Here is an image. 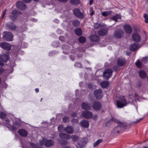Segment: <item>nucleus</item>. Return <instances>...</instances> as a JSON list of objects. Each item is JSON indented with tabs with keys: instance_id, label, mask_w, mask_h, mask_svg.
Instances as JSON below:
<instances>
[{
	"instance_id": "obj_51",
	"label": "nucleus",
	"mask_w": 148,
	"mask_h": 148,
	"mask_svg": "<svg viewBox=\"0 0 148 148\" xmlns=\"http://www.w3.org/2000/svg\"><path fill=\"white\" fill-rule=\"evenodd\" d=\"M4 71V69L3 67L0 66V74L2 73Z\"/></svg>"
},
{
	"instance_id": "obj_38",
	"label": "nucleus",
	"mask_w": 148,
	"mask_h": 148,
	"mask_svg": "<svg viewBox=\"0 0 148 148\" xmlns=\"http://www.w3.org/2000/svg\"><path fill=\"white\" fill-rule=\"evenodd\" d=\"M86 40V38L83 36L80 37L79 38V41L81 43L84 42Z\"/></svg>"
},
{
	"instance_id": "obj_25",
	"label": "nucleus",
	"mask_w": 148,
	"mask_h": 148,
	"mask_svg": "<svg viewBox=\"0 0 148 148\" xmlns=\"http://www.w3.org/2000/svg\"><path fill=\"white\" fill-rule=\"evenodd\" d=\"M140 78L144 79L146 77L147 75L145 72L142 70H140L138 72Z\"/></svg>"
},
{
	"instance_id": "obj_21",
	"label": "nucleus",
	"mask_w": 148,
	"mask_h": 148,
	"mask_svg": "<svg viewBox=\"0 0 148 148\" xmlns=\"http://www.w3.org/2000/svg\"><path fill=\"white\" fill-rule=\"evenodd\" d=\"M17 14V12L16 10L15 9L13 10L12 12V14L13 16H10L9 17L10 19L12 20H15L16 18Z\"/></svg>"
},
{
	"instance_id": "obj_61",
	"label": "nucleus",
	"mask_w": 148,
	"mask_h": 148,
	"mask_svg": "<svg viewBox=\"0 0 148 148\" xmlns=\"http://www.w3.org/2000/svg\"><path fill=\"white\" fill-rule=\"evenodd\" d=\"M35 90L36 91V92L37 93L39 91V89L38 88H36L35 89Z\"/></svg>"
},
{
	"instance_id": "obj_14",
	"label": "nucleus",
	"mask_w": 148,
	"mask_h": 148,
	"mask_svg": "<svg viewBox=\"0 0 148 148\" xmlns=\"http://www.w3.org/2000/svg\"><path fill=\"white\" fill-rule=\"evenodd\" d=\"M0 46L3 49L9 50L10 49V45L8 43L3 42L0 44Z\"/></svg>"
},
{
	"instance_id": "obj_48",
	"label": "nucleus",
	"mask_w": 148,
	"mask_h": 148,
	"mask_svg": "<svg viewBox=\"0 0 148 148\" xmlns=\"http://www.w3.org/2000/svg\"><path fill=\"white\" fill-rule=\"evenodd\" d=\"M90 12H91V13H90V15L91 16H92V15L93 14H94V11L93 10V9H92V7H91V8H90Z\"/></svg>"
},
{
	"instance_id": "obj_6",
	"label": "nucleus",
	"mask_w": 148,
	"mask_h": 148,
	"mask_svg": "<svg viewBox=\"0 0 148 148\" xmlns=\"http://www.w3.org/2000/svg\"><path fill=\"white\" fill-rule=\"evenodd\" d=\"M9 58L8 56L5 54H3L0 55V65L3 66L4 64L2 62H6L8 60Z\"/></svg>"
},
{
	"instance_id": "obj_43",
	"label": "nucleus",
	"mask_w": 148,
	"mask_h": 148,
	"mask_svg": "<svg viewBox=\"0 0 148 148\" xmlns=\"http://www.w3.org/2000/svg\"><path fill=\"white\" fill-rule=\"evenodd\" d=\"M148 60V57H145L143 58L141 60L142 62L143 63H146Z\"/></svg>"
},
{
	"instance_id": "obj_54",
	"label": "nucleus",
	"mask_w": 148,
	"mask_h": 148,
	"mask_svg": "<svg viewBox=\"0 0 148 148\" xmlns=\"http://www.w3.org/2000/svg\"><path fill=\"white\" fill-rule=\"evenodd\" d=\"M30 145L32 147H36V145L33 143H31L30 144Z\"/></svg>"
},
{
	"instance_id": "obj_15",
	"label": "nucleus",
	"mask_w": 148,
	"mask_h": 148,
	"mask_svg": "<svg viewBox=\"0 0 148 148\" xmlns=\"http://www.w3.org/2000/svg\"><path fill=\"white\" fill-rule=\"evenodd\" d=\"M117 63V64L119 66H121L126 64V60L124 58H119L118 59Z\"/></svg>"
},
{
	"instance_id": "obj_4",
	"label": "nucleus",
	"mask_w": 148,
	"mask_h": 148,
	"mask_svg": "<svg viewBox=\"0 0 148 148\" xmlns=\"http://www.w3.org/2000/svg\"><path fill=\"white\" fill-rule=\"evenodd\" d=\"M40 144L41 146L44 145L47 147H49L53 145L54 142L52 140H49L45 139H43L40 142Z\"/></svg>"
},
{
	"instance_id": "obj_41",
	"label": "nucleus",
	"mask_w": 148,
	"mask_h": 148,
	"mask_svg": "<svg viewBox=\"0 0 148 148\" xmlns=\"http://www.w3.org/2000/svg\"><path fill=\"white\" fill-rule=\"evenodd\" d=\"M63 121L64 122L66 123L69 122V119L67 117H65L63 118Z\"/></svg>"
},
{
	"instance_id": "obj_11",
	"label": "nucleus",
	"mask_w": 148,
	"mask_h": 148,
	"mask_svg": "<svg viewBox=\"0 0 148 148\" xmlns=\"http://www.w3.org/2000/svg\"><path fill=\"white\" fill-rule=\"evenodd\" d=\"M108 31V28L103 27H102L98 32V34L100 36H103L106 35Z\"/></svg>"
},
{
	"instance_id": "obj_52",
	"label": "nucleus",
	"mask_w": 148,
	"mask_h": 148,
	"mask_svg": "<svg viewBox=\"0 0 148 148\" xmlns=\"http://www.w3.org/2000/svg\"><path fill=\"white\" fill-rule=\"evenodd\" d=\"M60 40L62 41H63L64 40V38L63 36H60L59 38Z\"/></svg>"
},
{
	"instance_id": "obj_2",
	"label": "nucleus",
	"mask_w": 148,
	"mask_h": 148,
	"mask_svg": "<svg viewBox=\"0 0 148 148\" xmlns=\"http://www.w3.org/2000/svg\"><path fill=\"white\" fill-rule=\"evenodd\" d=\"M3 35L2 38L4 41H12L13 40L14 36L10 32L4 31L3 32Z\"/></svg>"
},
{
	"instance_id": "obj_31",
	"label": "nucleus",
	"mask_w": 148,
	"mask_h": 148,
	"mask_svg": "<svg viewBox=\"0 0 148 148\" xmlns=\"http://www.w3.org/2000/svg\"><path fill=\"white\" fill-rule=\"evenodd\" d=\"M75 32L76 34L78 36L81 35L82 34V30L79 28H77L75 29Z\"/></svg>"
},
{
	"instance_id": "obj_1",
	"label": "nucleus",
	"mask_w": 148,
	"mask_h": 148,
	"mask_svg": "<svg viewBox=\"0 0 148 148\" xmlns=\"http://www.w3.org/2000/svg\"><path fill=\"white\" fill-rule=\"evenodd\" d=\"M112 121L119 124L117 126L115 127L113 130L112 131L113 134L119 133L121 130L125 128L126 125L125 123H121L118 120L115 119H112Z\"/></svg>"
},
{
	"instance_id": "obj_8",
	"label": "nucleus",
	"mask_w": 148,
	"mask_h": 148,
	"mask_svg": "<svg viewBox=\"0 0 148 148\" xmlns=\"http://www.w3.org/2000/svg\"><path fill=\"white\" fill-rule=\"evenodd\" d=\"M112 71L111 69L106 70L103 73V77L105 79H108L112 75Z\"/></svg>"
},
{
	"instance_id": "obj_27",
	"label": "nucleus",
	"mask_w": 148,
	"mask_h": 148,
	"mask_svg": "<svg viewBox=\"0 0 148 148\" xmlns=\"http://www.w3.org/2000/svg\"><path fill=\"white\" fill-rule=\"evenodd\" d=\"M101 85L102 87L106 88L109 85V83L107 81H104L101 83Z\"/></svg>"
},
{
	"instance_id": "obj_32",
	"label": "nucleus",
	"mask_w": 148,
	"mask_h": 148,
	"mask_svg": "<svg viewBox=\"0 0 148 148\" xmlns=\"http://www.w3.org/2000/svg\"><path fill=\"white\" fill-rule=\"evenodd\" d=\"M112 13V12L111 11H108L104 12H102V15L104 16H106Z\"/></svg>"
},
{
	"instance_id": "obj_42",
	"label": "nucleus",
	"mask_w": 148,
	"mask_h": 148,
	"mask_svg": "<svg viewBox=\"0 0 148 148\" xmlns=\"http://www.w3.org/2000/svg\"><path fill=\"white\" fill-rule=\"evenodd\" d=\"M58 130L60 132H62L63 129V126L62 125H60L58 127Z\"/></svg>"
},
{
	"instance_id": "obj_44",
	"label": "nucleus",
	"mask_w": 148,
	"mask_h": 148,
	"mask_svg": "<svg viewBox=\"0 0 148 148\" xmlns=\"http://www.w3.org/2000/svg\"><path fill=\"white\" fill-rule=\"evenodd\" d=\"M144 17L145 18V23H148V15L145 14L144 15Z\"/></svg>"
},
{
	"instance_id": "obj_56",
	"label": "nucleus",
	"mask_w": 148,
	"mask_h": 148,
	"mask_svg": "<svg viewBox=\"0 0 148 148\" xmlns=\"http://www.w3.org/2000/svg\"><path fill=\"white\" fill-rule=\"evenodd\" d=\"M54 21L56 23H58L59 22V21L57 19H55V20H54Z\"/></svg>"
},
{
	"instance_id": "obj_55",
	"label": "nucleus",
	"mask_w": 148,
	"mask_h": 148,
	"mask_svg": "<svg viewBox=\"0 0 148 148\" xmlns=\"http://www.w3.org/2000/svg\"><path fill=\"white\" fill-rule=\"evenodd\" d=\"M71 116L74 117L76 116H77V114L75 113H73L72 114Z\"/></svg>"
},
{
	"instance_id": "obj_57",
	"label": "nucleus",
	"mask_w": 148,
	"mask_h": 148,
	"mask_svg": "<svg viewBox=\"0 0 148 148\" xmlns=\"http://www.w3.org/2000/svg\"><path fill=\"white\" fill-rule=\"evenodd\" d=\"M31 0H23V1L26 3H29L31 1Z\"/></svg>"
},
{
	"instance_id": "obj_5",
	"label": "nucleus",
	"mask_w": 148,
	"mask_h": 148,
	"mask_svg": "<svg viewBox=\"0 0 148 148\" xmlns=\"http://www.w3.org/2000/svg\"><path fill=\"white\" fill-rule=\"evenodd\" d=\"M124 34L123 30L121 29H119L115 30L114 33V36L116 38L119 39L122 37Z\"/></svg>"
},
{
	"instance_id": "obj_35",
	"label": "nucleus",
	"mask_w": 148,
	"mask_h": 148,
	"mask_svg": "<svg viewBox=\"0 0 148 148\" xmlns=\"http://www.w3.org/2000/svg\"><path fill=\"white\" fill-rule=\"evenodd\" d=\"M73 24L74 26H78L80 24V22L77 20H75L73 21Z\"/></svg>"
},
{
	"instance_id": "obj_9",
	"label": "nucleus",
	"mask_w": 148,
	"mask_h": 148,
	"mask_svg": "<svg viewBox=\"0 0 148 148\" xmlns=\"http://www.w3.org/2000/svg\"><path fill=\"white\" fill-rule=\"evenodd\" d=\"M94 93L95 97L97 99H101L103 96L102 90L100 89L94 91Z\"/></svg>"
},
{
	"instance_id": "obj_50",
	"label": "nucleus",
	"mask_w": 148,
	"mask_h": 148,
	"mask_svg": "<svg viewBox=\"0 0 148 148\" xmlns=\"http://www.w3.org/2000/svg\"><path fill=\"white\" fill-rule=\"evenodd\" d=\"M68 143V142L66 140H64L62 141V144L63 145H66Z\"/></svg>"
},
{
	"instance_id": "obj_47",
	"label": "nucleus",
	"mask_w": 148,
	"mask_h": 148,
	"mask_svg": "<svg viewBox=\"0 0 148 148\" xmlns=\"http://www.w3.org/2000/svg\"><path fill=\"white\" fill-rule=\"evenodd\" d=\"M75 66L78 68H80L82 67V65L79 63H75Z\"/></svg>"
},
{
	"instance_id": "obj_58",
	"label": "nucleus",
	"mask_w": 148,
	"mask_h": 148,
	"mask_svg": "<svg viewBox=\"0 0 148 148\" xmlns=\"http://www.w3.org/2000/svg\"><path fill=\"white\" fill-rule=\"evenodd\" d=\"M143 119V118H140L137 121L135 122V123H137L139 122L140 121L142 120Z\"/></svg>"
},
{
	"instance_id": "obj_30",
	"label": "nucleus",
	"mask_w": 148,
	"mask_h": 148,
	"mask_svg": "<svg viewBox=\"0 0 148 148\" xmlns=\"http://www.w3.org/2000/svg\"><path fill=\"white\" fill-rule=\"evenodd\" d=\"M138 47V46L135 43L132 44L130 47V50L132 51H134Z\"/></svg>"
},
{
	"instance_id": "obj_10",
	"label": "nucleus",
	"mask_w": 148,
	"mask_h": 148,
	"mask_svg": "<svg viewBox=\"0 0 148 148\" xmlns=\"http://www.w3.org/2000/svg\"><path fill=\"white\" fill-rule=\"evenodd\" d=\"M74 14L77 17L82 18L84 17L83 14L81 12L79 9L76 8L73 10Z\"/></svg>"
},
{
	"instance_id": "obj_12",
	"label": "nucleus",
	"mask_w": 148,
	"mask_h": 148,
	"mask_svg": "<svg viewBox=\"0 0 148 148\" xmlns=\"http://www.w3.org/2000/svg\"><path fill=\"white\" fill-rule=\"evenodd\" d=\"M82 115L84 118L89 119L92 116V113L88 111H84L82 112Z\"/></svg>"
},
{
	"instance_id": "obj_37",
	"label": "nucleus",
	"mask_w": 148,
	"mask_h": 148,
	"mask_svg": "<svg viewBox=\"0 0 148 148\" xmlns=\"http://www.w3.org/2000/svg\"><path fill=\"white\" fill-rule=\"evenodd\" d=\"M70 2L73 5H77L79 3V0H71Z\"/></svg>"
},
{
	"instance_id": "obj_49",
	"label": "nucleus",
	"mask_w": 148,
	"mask_h": 148,
	"mask_svg": "<svg viewBox=\"0 0 148 148\" xmlns=\"http://www.w3.org/2000/svg\"><path fill=\"white\" fill-rule=\"evenodd\" d=\"M98 117V116L97 114H95L94 115H92V116L91 117V118H92V119L94 120H96L97 119Z\"/></svg>"
},
{
	"instance_id": "obj_33",
	"label": "nucleus",
	"mask_w": 148,
	"mask_h": 148,
	"mask_svg": "<svg viewBox=\"0 0 148 148\" xmlns=\"http://www.w3.org/2000/svg\"><path fill=\"white\" fill-rule=\"evenodd\" d=\"M71 138L72 139V140L73 142H76L78 140L79 137L77 136L73 135L72 136H71Z\"/></svg>"
},
{
	"instance_id": "obj_26",
	"label": "nucleus",
	"mask_w": 148,
	"mask_h": 148,
	"mask_svg": "<svg viewBox=\"0 0 148 148\" xmlns=\"http://www.w3.org/2000/svg\"><path fill=\"white\" fill-rule=\"evenodd\" d=\"M99 39V36L96 35H92L90 37V40L91 41L97 42L98 41Z\"/></svg>"
},
{
	"instance_id": "obj_13",
	"label": "nucleus",
	"mask_w": 148,
	"mask_h": 148,
	"mask_svg": "<svg viewBox=\"0 0 148 148\" xmlns=\"http://www.w3.org/2000/svg\"><path fill=\"white\" fill-rule=\"evenodd\" d=\"M16 5L17 8L21 10H24L26 8V5L22 1L17 2Z\"/></svg>"
},
{
	"instance_id": "obj_62",
	"label": "nucleus",
	"mask_w": 148,
	"mask_h": 148,
	"mask_svg": "<svg viewBox=\"0 0 148 148\" xmlns=\"http://www.w3.org/2000/svg\"><path fill=\"white\" fill-rule=\"evenodd\" d=\"M5 121L6 122L7 124H8V122H9V120L8 119H6L5 120Z\"/></svg>"
},
{
	"instance_id": "obj_23",
	"label": "nucleus",
	"mask_w": 148,
	"mask_h": 148,
	"mask_svg": "<svg viewBox=\"0 0 148 148\" xmlns=\"http://www.w3.org/2000/svg\"><path fill=\"white\" fill-rule=\"evenodd\" d=\"M60 137L62 138L66 139H69L71 138V136L67 134L61 133L60 134Z\"/></svg>"
},
{
	"instance_id": "obj_28",
	"label": "nucleus",
	"mask_w": 148,
	"mask_h": 148,
	"mask_svg": "<svg viewBox=\"0 0 148 148\" xmlns=\"http://www.w3.org/2000/svg\"><path fill=\"white\" fill-rule=\"evenodd\" d=\"M121 16L119 14H117L113 16L111 18V20H114L115 21H117L118 19H121Z\"/></svg>"
},
{
	"instance_id": "obj_59",
	"label": "nucleus",
	"mask_w": 148,
	"mask_h": 148,
	"mask_svg": "<svg viewBox=\"0 0 148 148\" xmlns=\"http://www.w3.org/2000/svg\"><path fill=\"white\" fill-rule=\"evenodd\" d=\"M93 1H94V0H90V2H89L90 4V5L92 4L93 3Z\"/></svg>"
},
{
	"instance_id": "obj_22",
	"label": "nucleus",
	"mask_w": 148,
	"mask_h": 148,
	"mask_svg": "<svg viewBox=\"0 0 148 148\" xmlns=\"http://www.w3.org/2000/svg\"><path fill=\"white\" fill-rule=\"evenodd\" d=\"M7 27L9 28L11 30H15L16 28V26L15 25L13 24L12 23H7L6 24Z\"/></svg>"
},
{
	"instance_id": "obj_3",
	"label": "nucleus",
	"mask_w": 148,
	"mask_h": 148,
	"mask_svg": "<svg viewBox=\"0 0 148 148\" xmlns=\"http://www.w3.org/2000/svg\"><path fill=\"white\" fill-rule=\"evenodd\" d=\"M119 100L117 101L116 103V106L119 108H122L126 106L127 104L124 97L123 96H121L119 97Z\"/></svg>"
},
{
	"instance_id": "obj_7",
	"label": "nucleus",
	"mask_w": 148,
	"mask_h": 148,
	"mask_svg": "<svg viewBox=\"0 0 148 148\" xmlns=\"http://www.w3.org/2000/svg\"><path fill=\"white\" fill-rule=\"evenodd\" d=\"M92 108L95 110H99L101 109L102 105L99 102L95 101L92 104Z\"/></svg>"
},
{
	"instance_id": "obj_19",
	"label": "nucleus",
	"mask_w": 148,
	"mask_h": 148,
	"mask_svg": "<svg viewBox=\"0 0 148 148\" xmlns=\"http://www.w3.org/2000/svg\"><path fill=\"white\" fill-rule=\"evenodd\" d=\"M132 38L133 40L136 42H138L140 40V37L139 35L136 33L133 34L132 36Z\"/></svg>"
},
{
	"instance_id": "obj_39",
	"label": "nucleus",
	"mask_w": 148,
	"mask_h": 148,
	"mask_svg": "<svg viewBox=\"0 0 148 148\" xmlns=\"http://www.w3.org/2000/svg\"><path fill=\"white\" fill-rule=\"evenodd\" d=\"M135 64L137 66L138 68H140L142 67V64L139 60H137L135 63Z\"/></svg>"
},
{
	"instance_id": "obj_20",
	"label": "nucleus",
	"mask_w": 148,
	"mask_h": 148,
	"mask_svg": "<svg viewBox=\"0 0 148 148\" xmlns=\"http://www.w3.org/2000/svg\"><path fill=\"white\" fill-rule=\"evenodd\" d=\"M18 133L19 134L23 137L26 136L28 134L27 131L23 129H21L19 130Z\"/></svg>"
},
{
	"instance_id": "obj_34",
	"label": "nucleus",
	"mask_w": 148,
	"mask_h": 148,
	"mask_svg": "<svg viewBox=\"0 0 148 148\" xmlns=\"http://www.w3.org/2000/svg\"><path fill=\"white\" fill-rule=\"evenodd\" d=\"M19 127L18 125L17 122H15L13 124V125L12 127V129L14 130H17Z\"/></svg>"
},
{
	"instance_id": "obj_46",
	"label": "nucleus",
	"mask_w": 148,
	"mask_h": 148,
	"mask_svg": "<svg viewBox=\"0 0 148 148\" xmlns=\"http://www.w3.org/2000/svg\"><path fill=\"white\" fill-rule=\"evenodd\" d=\"M78 121L77 119H73L71 120V122L72 124H74L78 123Z\"/></svg>"
},
{
	"instance_id": "obj_45",
	"label": "nucleus",
	"mask_w": 148,
	"mask_h": 148,
	"mask_svg": "<svg viewBox=\"0 0 148 148\" xmlns=\"http://www.w3.org/2000/svg\"><path fill=\"white\" fill-rule=\"evenodd\" d=\"M94 26L95 28L96 29L99 28L101 26L100 24L97 23L94 24Z\"/></svg>"
},
{
	"instance_id": "obj_17",
	"label": "nucleus",
	"mask_w": 148,
	"mask_h": 148,
	"mask_svg": "<svg viewBox=\"0 0 148 148\" xmlns=\"http://www.w3.org/2000/svg\"><path fill=\"white\" fill-rule=\"evenodd\" d=\"M124 29L125 32L127 33H131L132 32V28L130 25L128 24L125 25L124 26Z\"/></svg>"
},
{
	"instance_id": "obj_53",
	"label": "nucleus",
	"mask_w": 148,
	"mask_h": 148,
	"mask_svg": "<svg viewBox=\"0 0 148 148\" xmlns=\"http://www.w3.org/2000/svg\"><path fill=\"white\" fill-rule=\"evenodd\" d=\"M61 2H66L68 1V0H57Z\"/></svg>"
},
{
	"instance_id": "obj_60",
	"label": "nucleus",
	"mask_w": 148,
	"mask_h": 148,
	"mask_svg": "<svg viewBox=\"0 0 148 148\" xmlns=\"http://www.w3.org/2000/svg\"><path fill=\"white\" fill-rule=\"evenodd\" d=\"M5 11H6V10H5V11L3 13V15H2V18H3L4 16L5 15Z\"/></svg>"
},
{
	"instance_id": "obj_29",
	"label": "nucleus",
	"mask_w": 148,
	"mask_h": 148,
	"mask_svg": "<svg viewBox=\"0 0 148 148\" xmlns=\"http://www.w3.org/2000/svg\"><path fill=\"white\" fill-rule=\"evenodd\" d=\"M85 143L82 141H80L76 145L77 148H83L84 146Z\"/></svg>"
},
{
	"instance_id": "obj_24",
	"label": "nucleus",
	"mask_w": 148,
	"mask_h": 148,
	"mask_svg": "<svg viewBox=\"0 0 148 148\" xmlns=\"http://www.w3.org/2000/svg\"><path fill=\"white\" fill-rule=\"evenodd\" d=\"M80 124L83 127H87L89 126V123L88 121L84 120L81 122Z\"/></svg>"
},
{
	"instance_id": "obj_40",
	"label": "nucleus",
	"mask_w": 148,
	"mask_h": 148,
	"mask_svg": "<svg viewBox=\"0 0 148 148\" xmlns=\"http://www.w3.org/2000/svg\"><path fill=\"white\" fill-rule=\"evenodd\" d=\"M6 116V114L2 112H0V117L2 119H4Z\"/></svg>"
},
{
	"instance_id": "obj_16",
	"label": "nucleus",
	"mask_w": 148,
	"mask_h": 148,
	"mask_svg": "<svg viewBox=\"0 0 148 148\" xmlns=\"http://www.w3.org/2000/svg\"><path fill=\"white\" fill-rule=\"evenodd\" d=\"M82 107L83 109L85 110H90L92 107L90 103L86 102H83L82 103Z\"/></svg>"
},
{
	"instance_id": "obj_63",
	"label": "nucleus",
	"mask_w": 148,
	"mask_h": 148,
	"mask_svg": "<svg viewBox=\"0 0 148 148\" xmlns=\"http://www.w3.org/2000/svg\"><path fill=\"white\" fill-rule=\"evenodd\" d=\"M64 148H71L70 147L68 146H66L64 147Z\"/></svg>"
},
{
	"instance_id": "obj_64",
	"label": "nucleus",
	"mask_w": 148,
	"mask_h": 148,
	"mask_svg": "<svg viewBox=\"0 0 148 148\" xmlns=\"http://www.w3.org/2000/svg\"><path fill=\"white\" fill-rule=\"evenodd\" d=\"M143 148H148V147H143Z\"/></svg>"
},
{
	"instance_id": "obj_36",
	"label": "nucleus",
	"mask_w": 148,
	"mask_h": 148,
	"mask_svg": "<svg viewBox=\"0 0 148 148\" xmlns=\"http://www.w3.org/2000/svg\"><path fill=\"white\" fill-rule=\"evenodd\" d=\"M103 140L101 139H99L96 142H95L93 145L94 147H95L97 146L100 143L102 142Z\"/></svg>"
},
{
	"instance_id": "obj_18",
	"label": "nucleus",
	"mask_w": 148,
	"mask_h": 148,
	"mask_svg": "<svg viewBox=\"0 0 148 148\" xmlns=\"http://www.w3.org/2000/svg\"><path fill=\"white\" fill-rule=\"evenodd\" d=\"M64 131L69 134H72L73 132V128L70 126H67L64 129Z\"/></svg>"
}]
</instances>
